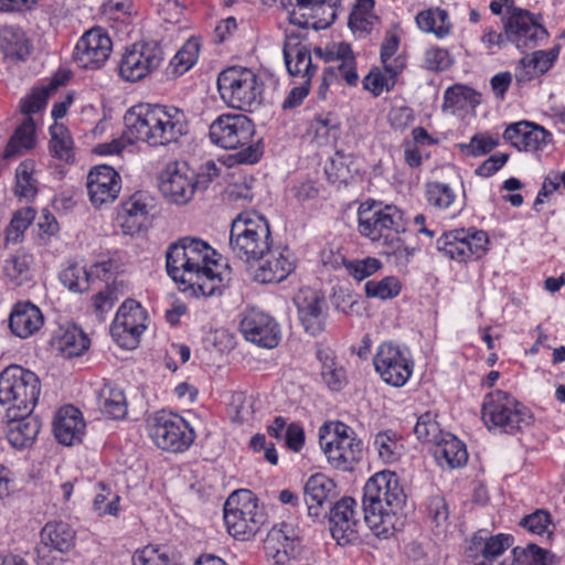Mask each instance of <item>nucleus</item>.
I'll list each match as a JSON object with an SVG mask.
<instances>
[{
  "label": "nucleus",
  "instance_id": "nucleus-3",
  "mask_svg": "<svg viewBox=\"0 0 565 565\" xmlns=\"http://www.w3.org/2000/svg\"><path fill=\"white\" fill-rule=\"evenodd\" d=\"M405 501L395 472L381 471L366 481L362 501L364 521L375 536L387 539L402 525L399 512Z\"/></svg>",
  "mask_w": 565,
  "mask_h": 565
},
{
  "label": "nucleus",
  "instance_id": "nucleus-34",
  "mask_svg": "<svg viewBox=\"0 0 565 565\" xmlns=\"http://www.w3.org/2000/svg\"><path fill=\"white\" fill-rule=\"evenodd\" d=\"M143 319L141 306L132 299L126 300L115 316L113 333L116 335L129 334L134 341H137L146 328Z\"/></svg>",
  "mask_w": 565,
  "mask_h": 565
},
{
  "label": "nucleus",
  "instance_id": "nucleus-4",
  "mask_svg": "<svg viewBox=\"0 0 565 565\" xmlns=\"http://www.w3.org/2000/svg\"><path fill=\"white\" fill-rule=\"evenodd\" d=\"M359 232L371 241H382L384 254L404 258L405 264L413 256L414 248L405 245L401 234L406 233L403 212L394 205L359 209Z\"/></svg>",
  "mask_w": 565,
  "mask_h": 565
},
{
  "label": "nucleus",
  "instance_id": "nucleus-18",
  "mask_svg": "<svg viewBox=\"0 0 565 565\" xmlns=\"http://www.w3.org/2000/svg\"><path fill=\"white\" fill-rule=\"evenodd\" d=\"M289 21L301 28L324 30L337 19L341 0H291Z\"/></svg>",
  "mask_w": 565,
  "mask_h": 565
},
{
  "label": "nucleus",
  "instance_id": "nucleus-5",
  "mask_svg": "<svg viewBox=\"0 0 565 565\" xmlns=\"http://www.w3.org/2000/svg\"><path fill=\"white\" fill-rule=\"evenodd\" d=\"M255 127L245 115L224 114L211 125L209 136L212 143L224 149H238L230 160L239 164H253L263 154L260 140H253Z\"/></svg>",
  "mask_w": 565,
  "mask_h": 565
},
{
  "label": "nucleus",
  "instance_id": "nucleus-40",
  "mask_svg": "<svg viewBox=\"0 0 565 565\" xmlns=\"http://www.w3.org/2000/svg\"><path fill=\"white\" fill-rule=\"evenodd\" d=\"M14 195L20 200L32 201L39 192V179L36 177L35 162L26 159L15 169Z\"/></svg>",
  "mask_w": 565,
  "mask_h": 565
},
{
  "label": "nucleus",
  "instance_id": "nucleus-56",
  "mask_svg": "<svg viewBox=\"0 0 565 565\" xmlns=\"http://www.w3.org/2000/svg\"><path fill=\"white\" fill-rule=\"evenodd\" d=\"M499 145V140L488 134H476L468 143H459L462 153L471 157H481L492 151Z\"/></svg>",
  "mask_w": 565,
  "mask_h": 565
},
{
  "label": "nucleus",
  "instance_id": "nucleus-15",
  "mask_svg": "<svg viewBox=\"0 0 565 565\" xmlns=\"http://www.w3.org/2000/svg\"><path fill=\"white\" fill-rule=\"evenodd\" d=\"M163 52L156 42H138L127 47L118 63V74L125 82H138L157 70Z\"/></svg>",
  "mask_w": 565,
  "mask_h": 565
},
{
  "label": "nucleus",
  "instance_id": "nucleus-13",
  "mask_svg": "<svg viewBox=\"0 0 565 565\" xmlns=\"http://www.w3.org/2000/svg\"><path fill=\"white\" fill-rule=\"evenodd\" d=\"M149 435L162 450L182 452L194 441L195 434L181 416L164 411L149 419Z\"/></svg>",
  "mask_w": 565,
  "mask_h": 565
},
{
  "label": "nucleus",
  "instance_id": "nucleus-31",
  "mask_svg": "<svg viewBox=\"0 0 565 565\" xmlns=\"http://www.w3.org/2000/svg\"><path fill=\"white\" fill-rule=\"evenodd\" d=\"M43 322L44 317L41 310L29 301L14 305L9 317L11 332L21 339H26L36 333Z\"/></svg>",
  "mask_w": 565,
  "mask_h": 565
},
{
  "label": "nucleus",
  "instance_id": "nucleus-42",
  "mask_svg": "<svg viewBox=\"0 0 565 565\" xmlns=\"http://www.w3.org/2000/svg\"><path fill=\"white\" fill-rule=\"evenodd\" d=\"M401 66L396 63L383 66V70L374 67L363 79V86L374 96H380L384 90H391L397 76L401 74Z\"/></svg>",
  "mask_w": 565,
  "mask_h": 565
},
{
  "label": "nucleus",
  "instance_id": "nucleus-19",
  "mask_svg": "<svg viewBox=\"0 0 565 565\" xmlns=\"http://www.w3.org/2000/svg\"><path fill=\"white\" fill-rule=\"evenodd\" d=\"M113 42L107 31L100 26L92 28L85 32L76 43L73 58L82 68H100L109 58Z\"/></svg>",
  "mask_w": 565,
  "mask_h": 565
},
{
  "label": "nucleus",
  "instance_id": "nucleus-14",
  "mask_svg": "<svg viewBox=\"0 0 565 565\" xmlns=\"http://www.w3.org/2000/svg\"><path fill=\"white\" fill-rule=\"evenodd\" d=\"M320 445L329 463L343 471L352 469L362 456V440L356 438L354 430L343 423L335 424L334 431L328 440L321 436Z\"/></svg>",
  "mask_w": 565,
  "mask_h": 565
},
{
  "label": "nucleus",
  "instance_id": "nucleus-1",
  "mask_svg": "<svg viewBox=\"0 0 565 565\" xmlns=\"http://www.w3.org/2000/svg\"><path fill=\"white\" fill-rule=\"evenodd\" d=\"M216 253L204 241L182 237L171 244L166 253L168 275L175 281L193 290L196 296L210 297L221 292L231 280V268L215 273L217 263L212 259Z\"/></svg>",
  "mask_w": 565,
  "mask_h": 565
},
{
  "label": "nucleus",
  "instance_id": "nucleus-33",
  "mask_svg": "<svg viewBox=\"0 0 565 565\" xmlns=\"http://www.w3.org/2000/svg\"><path fill=\"white\" fill-rule=\"evenodd\" d=\"M19 413L6 414L9 422L7 438L14 448H26L34 443L41 424L31 414L23 415L22 412Z\"/></svg>",
  "mask_w": 565,
  "mask_h": 565
},
{
  "label": "nucleus",
  "instance_id": "nucleus-62",
  "mask_svg": "<svg viewBox=\"0 0 565 565\" xmlns=\"http://www.w3.org/2000/svg\"><path fill=\"white\" fill-rule=\"evenodd\" d=\"M117 300L118 292L115 285H107L104 290L99 291L93 298V306L98 318L103 319L113 309Z\"/></svg>",
  "mask_w": 565,
  "mask_h": 565
},
{
  "label": "nucleus",
  "instance_id": "nucleus-39",
  "mask_svg": "<svg viewBox=\"0 0 565 565\" xmlns=\"http://www.w3.org/2000/svg\"><path fill=\"white\" fill-rule=\"evenodd\" d=\"M0 50L6 58L17 61L25 60L31 52L25 33L13 25H6L0 29Z\"/></svg>",
  "mask_w": 565,
  "mask_h": 565
},
{
  "label": "nucleus",
  "instance_id": "nucleus-49",
  "mask_svg": "<svg viewBox=\"0 0 565 565\" xmlns=\"http://www.w3.org/2000/svg\"><path fill=\"white\" fill-rule=\"evenodd\" d=\"M512 556V563L516 565H554V555L533 543L514 547Z\"/></svg>",
  "mask_w": 565,
  "mask_h": 565
},
{
  "label": "nucleus",
  "instance_id": "nucleus-6",
  "mask_svg": "<svg viewBox=\"0 0 565 565\" xmlns=\"http://www.w3.org/2000/svg\"><path fill=\"white\" fill-rule=\"evenodd\" d=\"M273 245L268 221L258 213H241L232 222L230 249L234 257L250 264L264 258Z\"/></svg>",
  "mask_w": 565,
  "mask_h": 565
},
{
  "label": "nucleus",
  "instance_id": "nucleus-61",
  "mask_svg": "<svg viewBox=\"0 0 565 565\" xmlns=\"http://www.w3.org/2000/svg\"><path fill=\"white\" fill-rule=\"evenodd\" d=\"M465 246L468 259L480 258L487 250L488 235L483 231L466 230Z\"/></svg>",
  "mask_w": 565,
  "mask_h": 565
},
{
  "label": "nucleus",
  "instance_id": "nucleus-11",
  "mask_svg": "<svg viewBox=\"0 0 565 565\" xmlns=\"http://www.w3.org/2000/svg\"><path fill=\"white\" fill-rule=\"evenodd\" d=\"M315 53L332 65L324 68L321 83L318 87V98H327L328 88L333 79L343 78L350 86L359 82L355 56L349 43L340 42L327 45L324 49L316 47Z\"/></svg>",
  "mask_w": 565,
  "mask_h": 565
},
{
  "label": "nucleus",
  "instance_id": "nucleus-50",
  "mask_svg": "<svg viewBox=\"0 0 565 565\" xmlns=\"http://www.w3.org/2000/svg\"><path fill=\"white\" fill-rule=\"evenodd\" d=\"M426 200L437 210H451L456 205V193L447 183L431 181L426 183Z\"/></svg>",
  "mask_w": 565,
  "mask_h": 565
},
{
  "label": "nucleus",
  "instance_id": "nucleus-24",
  "mask_svg": "<svg viewBox=\"0 0 565 565\" xmlns=\"http://www.w3.org/2000/svg\"><path fill=\"white\" fill-rule=\"evenodd\" d=\"M503 138L519 151L526 152L543 151L553 141L550 131L526 120L509 125L503 132Z\"/></svg>",
  "mask_w": 565,
  "mask_h": 565
},
{
  "label": "nucleus",
  "instance_id": "nucleus-26",
  "mask_svg": "<svg viewBox=\"0 0 565 565\" xmlns=\"http://www.w3.org/2000/svg\"><path fill=\"white\" fill-rule=\"evenodd\" d=\"M299 320L306 332L317 335L324 330L328 306L322 296L311 289L300 290L295 299Z\"/></svg>",
  "mask_w": 565,
  "mask_h": 565
},
{
  "label": "nucleus",
  "instance_id": "nucleus-20",
  "mask_svg": "<svg viewBox=\"0 0 565 565\" xmlns=\"http://www.w3.org/2000/svg\"><path fill=\"white\" fill-rule=\"evenodd\" d=\"M75 531L65 522H47L40 532L35 551L41 565H54V552L66 554L75 546Z\"/></svg>",
  "mask_w": 565,
  "mask_h": 565
},
{
  "label": "nucleus",
  "instance_id": "nucleus-58",
  "mask_svg": "<svg viewBox=\"0 0 565 565\" xmlns=\"http://www.w3.org/2000/svg\"><path fill=\"white\" fill-rule=\"evenodd\" d=\"M348 274L358 281L370 277L381 269L382 264L379 259L373 257H366L364 259L345 260L343 263Z\"/></svg>",
  "mask_w": 565,
  "mask_h": 565
},
{
  "label": "nucleus",
  "instance_id": "nucleus-59",
  "mask_svg": "<svg viewBox=\"0 0 565 565\" xmlns=\"http://www.w3.org/2000/svg\"><path fill=\"white\" fill-rule=\"evenodd\" d=\"M374 446L385 462H393L397 459L399 445L394 431L387 430L377 434L374 439Z\"/></svg>",
  "mask_w": 565,
  "mask_h": 565
},
{
  "label": "nucleus",
  "instance_id": "nucleus-36",
  "mask_svg": "<svg viewBox=\"0 0 565 565\" xmlns=\"http://www.w3.org/2000/svg\"><path fill=\"white\" fill-rule=\"evenodd\" d=\"M558 56V50L536 51L532 55H526L519 61L515 70V79L518 83H527L533 78L546 73Z\"/></svg>",
  "mask_w": 565,
  "mask_h": 565
},
{
  "label": "nucleus",
  "instance_id": "nucleus-12",
  "mask_svg": "<svg viewBox=\"0 0 565 565\" xmlns=\"http://www.w3.org/2000/svg\"><path fill=\"white\" fill-rule=\"evenodd\" d=\"M56 88L57 84L52 82L47 86L33 89L29 96L21 100V113L28 117L15 129L13 136L8 141L3 152L4 159H11L22 153L23 150H30L34 147L35 125L30 116L42 110L46 106L51 93Z\"/></svg>",
  "mask_w": 565,
  "mask_h": 565
},
{
  "label": "nucleus",
  "instance_id": "nucleus-10",
  "mask_svg": "<svg viewBox=\"0 0 565 565\" xmlns=\"http://www.w3.org/2000/svg\"><path fill=\"white\" fill-rule=\"evenodd\" d=\"M482 420L488 429L498 428L505 434H515L533 424V415L512 395L497 390L484 396Z\"/></svg>",
  "mask_w": 565,
  "mask_h": 565
},
{
  "label": "nucleus",
  "instance_id": "nucleus-29",
  "mask_svg": "<svg viewBox=\"0 0 565 565\" xmlns=\"http://www.w3.org/2000/svg\"><path fill=\"white\" fill-rule=\"evenodd\" d=\"M356 502L353 498L344 497L339 500L330 510V531L333 536L341 543L348 542L351 536L356 533Z\"/></svg>",
  "mask_w": 565,
  "mask_h": 565
},
{
  "label": "nucleus",
  "instance_id": "nucleus-63",
  "mask_svg": "<svg viewBox=\"0 0 565 565\" xmlns=\"http://www.w3.org/2000/svg\"><path fill=\"white\" fill-rule=\"evenodd\" d=\"M551 523V515L544 510H536L530 515L524 516L520 521V525L525 527L529 532L534 534H543L547 531Z\"/></svg>",
  "mask_w": 565,
  "mask_h": 565
},
{
  "label": "nucleus",
  "instance_id": "nucleus-64",
  "mask_svg": "<svg viewBox=\"0 0 565 565\" xmlns=\"http://www.w3.org/2000/svg\"><path fill=\"white\" fill-rule=\"evenodd\" d=\"M399 39L394 33L386 34L382 45H381V62L383 66H387L390 64L396 63L401 66V72L404 68V62L401 57H394L395 53L398 50Z\"/></svg>",
  "mask_w": 565,
  "mask_h": 565
},
{
  "label": "nucleus",
  "instance_id": "nucleus-38",
  "mask_svg": "<svg viewBox=\"0 0 565 565\" xmlns=\"http://www.w3.org/2000/svg\"><path fill=\"white\" fill-rule=\"evenodd\" d=\"M53 347L66 358L81 355L89 347L87 335L75 324L60 326L52 338Z\"/></svg>",
  "mask_w": 565,
  "mask_h": 565
},
{
  "label": "nucleus",
  "instance_id": "nucleus-28",
  "mask_svg": "<svg viewBox=\"0 0 565 565\" xmlns=\"http://www.w3.org/2000/svg\"><path fill=\"white\" fill-rule=\"evenodd\" d=\"M282 53L289 74L301 76L309 83L316 66L312 64L310 50L295 31L286 33Z\"/></svg>",
  "mask_w": 565,
  "mask_h": 565
},
{
  "label": "nucleus",
  "instance_id": "nucleus-8",
  "mask_svg": "<svg viewBox=\"0 0 565 565\" xmlns=\"http://www.w3.org/2000/svg\"><path fill=\"white\" fill-rule=\"evenodd\" d=\"M40 393V379L34 372L12 364L0 373V406L6 414H31Z\"/></svg>",
  "mask_w": 565,
  "mask_h": 565
},
{
  "label": "nucleus",
  "instance_id": "nucleus-9",
  "mask_svg": "<svg viewBox=\"0 0 565 565\" xmlns=\"http://www.w3.org/2000/svg\"><path fill=\"white\" fill-rule=\"evenodd\" d=\"M223 519L227 533L238 541L254 537L267 521L255 494L245 489L234 491L223 507Z\"/></svg>",
  "mask_w": 565,
  "mask_h": 565
},
{
  "label": "nucleus",
  "instance_id": "nucleus-23",
  "mask_svg": "<svg viewBox=\"0 0 565 565\" xmlns=\"http://www.w3.org/2000/svg\"><path fill=\"white\" fill-rule=\"evenodd\" d=\"M241 332L247 341L258 347L273 349L280 341V330L277 322L268 315L257 311H247L239 324Z\"/></svg>",
  "mask_w": 565,
  "mask_h": 565
},
{
  "label": "nucleus",
  "instance_id": "nucleus-30",
  "mask_svg": "<svg viewBox=\"0 0 565 565\" xmlns=\"http://www.w3.org/2000/svg\"><path fill=\"white\" fill-rule=\"evenodd\" d=\"M514 543V537L510 534L499 533L491 535L488 530H479L471 537L470 556H482L481 562L493 565V561L500 557Z\"/></svg>",
  "mask_w": 565,
  "mask_h": 565
},
{
  "label": "nucleus",
  "instance_id": "nucleus-17",
  "mask_svg": "<svg viewBox=\"0 0 565 565\" xmlns=\"http://www.w3.org/2000/svg\"><path fill=\"white\" fill-rule=\"evenodd\" d=\"M503 29L507 40L521 51L535 47L540 40L547 36L545 28L534 15L521 8H510Z\"/></svg>",
  "mask_w": 565,
  "mask_h": 565
},
{
  "label": "nucleus",
  "instance_id": "nucleus-52",
  "mask_svg": "<svg viewBox=\"0 0 565 565\" xmlns=\"http://www.w3.org/2000/svg\"><path fill=\"white\" fill-rule=\"evenodd\" d=\"M50 148L53 157L70 162L74 158L73 140L64 126L54 125L50 128Z\"/></svg>",
  "mask_w": 565,
  "mask_h": 565
},
{
  "label": "nucleus",
  "instance_id": "nucleus-55",
  "mask_svg": "<svg viewBox=\"0 0 565 565\" xmlns=\"http://www.w3.org/2000/svg\"><path fill=\"white\" fill-rule=\"evenodd\" d=\"M435 417V414L431 412H426L417 419V423L414 427V433L416 437L423 443L434 445L444 435Z\"/></svg>",
  "mask_w": 565,
  "mask_h": 565
},
{
  "label": "nucleus",
  "instance_id": "nucleus-41",
  "mask_svg": "<svg viewBox=\"0 0 565 565\" xmlns=\"http://www.w3.org/2000/svg\"><path fill=\"white\" fill-rule=\"evenodd\" d=\"M321 363V377L329 390L340 392L347 385V372L333 353L328 350H319L317 353Z\"/></svg>",
  "mask_w": 565,
  "mask_h": 565
},
{
  "label": "nucleus",
  "instance_id": "nucleus-16",
  "mask_svg": "<svg viewBox=\"0 0 565 565\" xmlns=\"http://www.w3.org/2000/svg\"><path fill=\"white\" fill-rule=\"evenodd\" d=\"M373 363L381 379L394 387L404 386L413 374L414 362L408 350L392 342L379 347Z\"/></svg>",
  "mask_w": 565,
  "mask_h": 565
},
{
  "label": "nucleus",
  "instance_id": "nucleus-53",
  "mask_svg": "<svg viewBox=\"0 0 565 565\" xmlns=\"http://www.w3.org/2000/svg\"><path fill=\"white\" fill-rule=\"evenodd\" d=\"M34 217L35 211L31 207H24L17 211L6 230V241L13 244L19 243Z\"/></svg>",
  "mask_w": 565,
  "mask_h": 565
},
{
  "label": "nucleus",
  "instance_id": "nucleus-46",
  "mask_svg": "<svg viewBox=\"0 0 565 565\" xmlns=\"http://www.w3.org/2000/svg\"><path fill=\"white\" fill-rule=\"evenodd\" d=\"M33 256L20 250L10 256L3 267L4 275L15 286H21L32 278Z\"/></svg>",
  "mask_w": 565,
  "mask_h": 565
},
{
  "label": "nucleus",
  "instance_id": "nucleus-22",
  "mask_svg": "<svg viewBox=\"0 0 565 565\" xmlns=\"http://www.w3.org/2000/svg\"><path fill=\"white\" fill-rule=\"evenodd\" d=\"M194 172L185 162H171L160 174V191L170 201L185 204L195 192Z\"/></svg>",
  "mask_w": 565,
  "mask_h": 565
},
{
  "label": "nucleus",
  "instance_id": "nucleus-60",
  "mask_svg": "<svg viewBox=\"0 0 565 565\" xmlns=\"http://www.w3.org/2000/svg\"><path fill=\"white\" fill-rule=\"evenodd\" d=\"M119 213H122L124 216L145 221L148 214V196L142 192L134 193L121 204V211Z\"/></svg>",
  "mask_w": 565,
  "mask_h": 565
},
{
  "label": "nucleus",
  "instance_id": "nucleus-57",
  "mask_svg": "<svg viewBox=\"0 0 565 565\" xmlns=\"http://www.w3.org/2000/svg\"><path fill=\"white\" fill-rule=\"evenodd\" d=\"M132 565H178L163 548L146 546L135 552Z\"/></svg>",
  "mask_w": 565,
  "mask_h": 565
},
{
  "label": "nucleus",
  "instance_id": "nucleus-25",
  "mask_svg": "<svg viewBox=\"0 0 565 565\" xmlns=\"http://www.w3.org/2000/svg\"><path fill=\"white\" fill-rule=\"evenodd\" d=\"M254 279L262 284H276L285 280L295 269V256L288 247L269 248L268 254L257 260Z\"/></svg>",
  "mask_w": 565,
  "mask_h": 565
},
{
  "label": "nucleus",
  "instance_id": "nucleus-45",
  "mask_svg": "<svg viewBox=\"0 0 565 565\" xmlns=\"http://www.w3.org/2000/svg\"><path fill=\"white\" fill-rule=\"evenodd\" d=\"M479 94L470 87L455 85L449 87L444 95V110L456 114L458 110L473 109L480 103Z\"/></svg>",
  "mask_w": 565,
  "mask_h": 565
},
{
  "label": "nucleus",
  "instance_id": "nucleus-32",
  "mask_svg": "<svg viewBox=\"0 0 565 565\" xmlns=\"http://www.w3.org/2000/svg\"><path fill=\"white\" fill-rule=\"evenodd\" d=\"M338 495L337 486L332 479L323 473L312 475L303 488L305 502L310 516L318 518L324 502L333 500Z\"/></svg>",
  "mask_w": 565,
  "mask_h": 565
},
{
  "label": "nucleus",
  "instance_id": "nucleus-2",
  "mask_svg": "<svg viewBox=\"0 0 565 565\" xmlns=\"http://www.w3.org/2000/svg\"><path fill=\"white\" fill-rule=\"evenodd\" d=\"M129 142L142 141L150 147L177 143L189 132L185 113L174 106L140 104L124 117Z\"/></svg>",
  "mask_w": 565,
  "mask_h": 565
},
{
  "label": "nucleus",
  "instance_id": "nucleus-43",
  "mask_svg": "<svg viewBox=\"0 0 565 565\" xmlns=\"http://www.w3.org/2000/svg\"><path fill=\"white\" fill-rule=\"evenodd\" d=\"M98 406L103 414L113 419H122L127 414V402L124 392L109 384L100 390Z\"/></svg>",
  "mask_w": 565,
  "mask_h": 565
},
{
  "label": "nucleus",
  "instance_id": "nucleus-27",
  "mask_svg": "<svg viewBox=\"0 0 565 565\" xmlns=\"http://www.w3.org/2000/svg\"><path fill=\"white\" fill-rule=\"evenodd\" d=\"M298 547L299 541L291 525L287 523L273 526L265 540L266 555L274 561L275 565H286L295 558L299 553Z\"/></svg>",
  "mask_w": 565,
  "mask_h": 565
},
{
  "label": "nucleus",
  "instance_id": "nucleus-44",
  "mask_svg": "<svg viewBox=\"0 0 565 565\" xmlns=\"http://www.w3.org/2000/svg\"><path fill=\"white\" fill-rule=\"evenodd\" d=\"M374 0H356V3L349 17V26L353 33L361 35L369 34L377 23L379 18L374 13Z\"/></svg>",
  "mask_w": 565,
  "mask_h": 565
},
{
  "label": "nucleus",
  "instance_id": "nucleus-21",
  "mask_svg": "<svg viewBox=\"0 0 565 565\" xmlns=\"http://www.w3.org/2000/svg\"><path fill=\"white\" fill-rule=\"evenodd\" d=\"M86 188L93 206L100 209L117 200L121 191V177L110 166H96L87 174Z\"/></svg>",
  "mask_w": 565,
  "mask_h": 565
},
{
  "label": "nucleus",
  "instance_id": "nucleus-35",
  "mask_svg": "<svg viewBox=\"0 0 565 565\" xmlns=\"http://www.w3.org/2000/svg\"><path fill=\"white\" fill-rule=\"evenodd\" d=\"M85 423L82 413L74 406L61 408L55 417L54 434L58 443L70 446L84 434Z\"/></svg>",
  "mask_w": 565,
  "mask_h": 565
},
{
  "label": "nucleus",
  "instance_id": "nucleus-37",
  "mask_svg": "<svg viewBox=\"0 0 565 565\" xmlns=\"http://www.w3.org/2000/svg\"><path fill=\"white\" fill-rule=\"evenodd\" d=\"M433 454L441 467L459 468L466 465L468 452L466 446L452 434H444L434 444Z\"/></svg>",
  "mask_w": 565,
  "mask_h": 565
},
{
  "label": "nucleus",
  "instance_id": "nucleus-48",
  "mask_svg": "<svg viewBox=\"0 0 565 565\" xmlns=\"http://www.w3.org/2000/svg\"><path fill=\"white\" fill-rule=\"evenodd\" d=\"M465 237H467L465 228L446 233L437 239V249L451 259L467 262Z\"/></svg>",
  "mask_w": 565,
  "mask_h": 565
},
{
  "label": "nucleus",
  "instance_id": "nucleus-51",
  "mask_svg": "<svg viewBox=\"0 0 565 565\" xmlns=\"http://www.w3.org/2000/svg\"><path fill=\"white\" fill-rule=\"evenodd\" d=\"M60 281L72 292H84L90 285L89 271L77 263L70 264L58 275Z\"/></svg>",
  "mask_w": 565,
  "mask_h": 565
},
{
  "label": "nucleus",
  "instance_id": "nucleus-47",
  "mask_svg": "<svg viewBox=\"0 0 565 565\" xmlns=\"http://www.w3.org/2000/svg\"><path fill=\"white\" fill-rule=\"evenodd\" d=\"M416 23L422 31L434 33L438 38H445L451 29L448 13L439 8L419 12L416 15Z\"/></svg>",
  "mask_w": 565,
  "mask_h": 565
},
{
  "label": "nucleus",
  "instance_id": "nucleus-54",
  "mask_svg": "<svg viewBox=\"0 0 565 565\" xmlns=\"http://www.w3.org/2000/svg\"><path fill=\"white\" fill-rule=\"evenodd\" d=\"M365 295L370 298L391 299L401 292V285L393 276L385 277L379 281L370 280L364 286Z\"/></svg>",
  "mask_w": 565,
  "mask_h": 565
},
{
  "label": "nucleus",
  "instance_id": "nucleus-7",
  "mask_svg": "<svg viewBox=\"0 0 565 565\" xmlns=\"http://www.w3.org/2000/svg\"><path fill=\"white\" fill-rule=\"evenodd\" d=\"M221 99L231 108L254 111L263 103L264 84L257 74L244 66H230L217 76Z\"/></svg>",
  "mask_w": 565,
  "mask_h": 565
}]
</instances>
